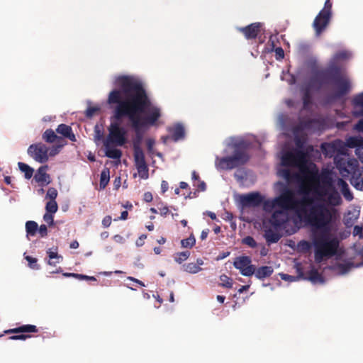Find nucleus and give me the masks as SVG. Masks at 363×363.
I'll use <instances>...</instances> for the list:
<instances>
[{"mask_svg":"<svg viewBox=\"0 0 363 363\" xmlns=\"http://www.w3.org/2000/svg\"><path fill=\"white\" fill-rule=\"evenodd\" d=\"M38 232L41 237H45L47 235L48 230L45 225H41L38 228Z\"/></svg>","mask_w":363,"mask_h":363,"instance_id":"40","label":"nucleus"},{"mask_svg":"<svg viewBox=\"0 0 363 363\" xmlns=\"http://www.w3.org/2000/svg\"><path fill=\"white\" fill-rule=\"evenodd\" d=\"M198 187L201 190L204 191L206 189V184L203 182L198 181Z\"/></svg>","mask_w":363,"mask_h":363,"instance_id":"54","label":"nucleus"},{"mask_svg":"<svg viewBox=\"0 0 363 363\" xmlns=\"http://www.w3.org/2000/svg\"><path fill=\"white\" fill-rule=\"evenodd\" d=\"M53 214L54 213L47 212L43 216V220L49 225L53 224Z\"/></svg>","mask_w":363,"mask_h":363,"instance_id":"37","label":"nucleus"},{"mask_svg":"<svg viewBox=\"0 0 363 363\" xmlns=\"http://www.w3.org/2000/svg\"><path fill=\"white\" fill-rule=\"evenodd\" d=\"M259 28V23H252L250 26L240 29L246 38H254L257 35Z\"/></svg>","mask_w":363,"mask_h":363,"instance_id":"11","label":"nucleus"},{"mask_svg":"<svg viewBox=\"0 0 363 363\" xmlns=\"http://www.w3.org/2000/svg\"><path fill=\"white\" fill-rule=\"evenodd\" d=\"M128 279L131 280V281H133L136 283H138L139 285H140L141 286H145V284L144 283H143L141 281L137 279H135L133 277H128Z\"/></svg>","mask_w":363,"mask_h":363,"instance_id":"52","label":"nucleus"},{"mask_svg":"<svg viewBox=\"0 0 363 363\" xmlns=\"http://www.w3.org/2000/svg\"><path fill=\"white\" fill-rule=\"evenodd\" d=\"M38 228V223L35 221H28L26 223V230L27 237L33 236Z\"/></svg>","mask_w":363,"mask_h":363,"instance_id":"16","label":"nucleus"},{"mask_svg":"<svg viewBox=\"0 0 363 363\" xmlns=\"http://www.w3.org/2000/svg\"><path fill=\"white\" fill-rule=\"evenodd\" d=\"M128 279L131 280V281H133L136 283H138L139 285H140L141 286H145V284L144 283H143L141 281L137 279H135L133 277H128Z\"/></svg>","mask_w":363,"mask_h":363,"instance_id":"53","label":"nucleus"},{"mask_svg":"<svg viewBox=\"0 0 363 363\" xmlns=\"http://www.w3.org/2000/svg\"><path fill=\"white\" fill-rule=\"evenodd\" d=\"M26 337H27V336L23 335H18V336L11 337V339H13V340H17V339L25 340Z\"/></svg>","mask_w":363,"mask_h":363,"instance_id":"55","label":"nucleus"},{"mask_svg":"<svg viewBox=\"0 0 363 363\" xmlns=\"http://www.w3.org/2000/svg\"><path fill=\"white\" fill-rule=\"evenodd\" d=\"M108 100L115 113L111 118L108 134L103 140L105 155L119 159L121 152L117 147L128 141V130L122 118L128 116L136 131H140L156 125L161 117V111L149 101L145 92H111Z\"/></svg>","mask_w":363,"mask_h":363,"instance_id":"2","label":"nucleus"},{"mask_svg":"<svg viewBox=\"0 0 363 363\" xmlns=\"http://www.w3.org/2000/svg\"><path fill=\"white\" fill-rule=\"evenodd\" d=\"M60 146H55V147L49 148V150H48L49 157L55 156L57 154H58L60 152Z\"/></svg>","mask_w":363,"mask_h":363,"instance_id":"39","label":"nucleus"},{"mask_svg":"<svg viewBox=\"0 0 363 363\" xmlns=\"http://www.w3.org/2000/svg\"><path fill=\"white\" fill-rule=\"evenodd\" d=\"M227 153H233V157L216 159V167L219 169H230L235 168L245 162L248 156L244 152L246 146L244 140L240 138H230L227 141Z\"/></svg>","mask_w":363,"mask_h":363,"instance_id":"3","label":"nucleus"},{"mask_svg":"<svg viewBox=\"0 0 363 363\" xmlns=\"http://www.w3.org/2000/svg\"><path fill=\"white\" fill-rule=\"evenodd\" d=\"M350 56V52H348L347 51H341L335 55L333 60L335 61H338L340 60L348 58Z\"/></svg>","mask_w":363,"mask_h":363,"instance_id":"32","label":"nucleus"},{"mask_svg":"<svg viewBox=\"0 0 363 363\" xmlns=\"http://www.w3.org/2000/svg\"><path fill=\"white\" fill-rule=\"evenodd\" d=\"M352 267L350 263H341L336 267V271L340 274H346Z\"/></svg>","mask_w":363,"mask_h":363,"instance_id":"25","label":"nucleus"},{"mask_svg":"<svg viewBox=\"0 0 363 363\" xmlns=\"http://www.w3.org/2000/svg\"><path fill=\"white\" fill-rule=\"evenodd\" d=\"M49 148L42 143L31 145L28 149V154L36 162H46L49 159Z\"/></svg>","mask_w":363,"mask_h":363,"instance_id":"7","label":"nucleus"},{"mask_svg":"<svg viewBox=\"0 0 363 363\" xmlns=\"http://www.w3.org/2000/svg\"><path fill=\"white\" fill-rule=\"evenodd\" d=\"M63 276L64 277H78V274H74V273H64L63 274Z\"/></svg>","mask_w":363,"mask_h":363,"instance_id":"58","label":"nucleus"},{"mask_svg":"<svg viewBox=\"0 0 363 363\" xmlns=\"http://www.w3.org/2000/svg\"><path fill=\"white\" fill-rule=\"evenodd\" d=\"M57 138V135L52 130H47L43 134V139L49 143H53Z\"/></svg>","mask_w":363,"mask_h":363,"instance_id":"27","label":"nucleus"},{"mask_svg":"<svg viewBox=\"0 0 363 363\" xmlns=\"http://www.w3.org/2000/svg\"><path fill=\"white\" fill-rule=\"evenodd\" d=\"M276 58L277 60L282 59L284 57V50L281 48H277L275 50Z\"/></svg>","mask_w":363,"mask_h":363,"instance_id":"41","label":"nucleus"},{"mask_svg":"<svg viewBox=\"0 0 363 363\" xmlns=\"http://www.w3.org/2000/svg\"><path fill=\"white\" fill-rule=\"evenodd\" d=\"M280 277L285 281H295L298 280V277H292L286 274L281 273L279 274Z\"/></svg>","mask_w":363,"mask_h":363,"instance_id":"38","label":"nucleus"},{"mask_svg":"<svg viewBox=\"0 0 363 363\" xmlns=\"http://www.w3.org/2000/svg\"><path fill=\"white\" fill-rule=\"evenodd\" d=\"M47 253L49 257V259H55L56 262H60L62 259V257L58 255L57 250H52V249H49L47 251Z\"/></svg>","mask_w":363,"mask_h":363,"instance_id":"28","label":"nucleus"},{"mask_svg":"<svg viewBox=\"0 0 363 363\" xmlns=\"http://www.w3.org/2000/svg\"><path fill=\"white\" fill-rule=\"evenodd\" d=\"M16 331L18 332H36V328L35 325H26L21 326L18 329H17Z\"/></svg>","mask_w":363,"mask_h":363,"instance_id":"31","label":"nucleus"},{"mask_svg":"<svg viewBox=\"0 0 363 363\" xmlns=\"http://www.w3.org/2000/svg\"><path fill=\"white\" fill-rule=\"evenodd\" d=\"M217 300L220 302V303H223L224 301H225V297L223 296H217Z\"/></svg>","mask_w":363,"mask_h":363,"instance_id":"63","label":"nucleus"},{"mask_svg":"<svg viewBox=\"0 0 363 363\" xmlns=\"http://www.w3.org/2000/svg\"><path fill=\"white\" fill-rule=\"evenodd\" d=\"M298 246L300 247H301L302 249L308 250L311 247V244L307 241H301V242H300Z\"/></svg>","mask_w":363,"mask_h":363,"instance_id":"45","label":"nucleus"},{"mask_svg":"<svg viewBox=\"0 0 363 363\" xmlns=\"http://www.w3.org/2000/svg\"><path fill=\"white\" fill-rule=\"evenodd\" d=\"M190 256V252L189 251L178 252L174 255V260L177 263H182L183 262L186 261L189 257Z\"/></svg>","mask_w":363,"mask_h":363,"instance_id":"23","label":"nucleus"},{"mask_svg":"<svg viewBox=\"0 0 363 363\" xmlns=\"http://www.w3.org/2000/svg\"><path fill=\"white\" fill-rule=\"evenodd\" d=\"M234 267L240 271L242 275L250 277L254 274L255 267L251 264V259L247 256H240L234 260Z\"/></svg>","mask_w":363,"mask_h":363,"instance_id":"8","label":"nucleus"},{"mask_svg":"<svg viewBox=\"0 0 363 363\" xmlns=\"http://www.w3.org/2000/svg\"><path fill=\"white\" fill-rule=\"evenodd\" d=\"M111 223V216H106L102 220V224L104 227H108Z\"/></svg>","mask_w":363,"mask_h":363,"instance_id":"42","label":"nucleus"},{"mask_svg":"<svg viewBox=\"0 0 363 363\" xmlns=\"http://www.w3.org/2000/svg\"><path fill=\"white\" fill-rule=\"evenodd\" d=\"M145 239H146V235H141L136 240V242H135L136 245L138 246V247L143 245L144 241H145Z\"/></svg>","mask_w":363,"mask_h":363,"instance_id":"43","label":"nucleus"},{"mask_svg":"<svg viewBox=\"0 0 363 363\" xmlns=\"http://www.w3.org/2000/svg\"><path fill=\"white\" fill-rule=\"evenodd\" d=\"M337 167L340 173L344 177L352 174L350 179L351 184L358 190H363V169H357V161L356 160L349 159L344 155V157L339 159L335 158Z\"/></svg>","mask_w":363,"mask_h":363,"instance_id":"4","label":"nucleus"},{"mask_svg":"<svg viewBox=\"0 0 363 363\" xmlns=\"http://www.w3.org/2000/svg\"><path fill=\"white\" fill-rule=\"evenodd\" d=\"M184 270L189 274H197L202 270V268L199 267L194 262H190L183 266Z\"/></svg>","mask_w":363,"mask_h":363,"instance_id":"19","label":"nucleus"},{"mask_svg":"<svg viewBox=\"0 0 363 363\" xmlns=\"http://www.w3.org/2000/svg\"><path fill=\"white\" fill-rule=\"evenodd\" d=\"M110 179V171L108 168H105L101 173L100 187L104 189L108 184Z\"/></svg>","mask_w":363,"mask_h":363,"instance_id":"17","label":"nucleus"},{"mask_svg":"<svg viewBox=\"0 0 363 363\" xmlns=\"http://www.w3.org/2000/svg\"><path fill=\"white\" fill-rule=\"evenodd\" d=\"M121 179L120 177H118L115 179L114 182H113V186H114V189H118L119 187L121 186Z\"/></svg>","mask_w":363,"mask_h":363,"instance_id":"44","label":"nucleus"},{"mask_svg":"<svg viewBox=\"0 0 363 363\" xmlns=\"http://www.w3.org/2000/svg\"><path fill=\"white\" fill-rule=\"evenodd\" d=\"M18 165L20 170L24 173L25 177L27 179H29L32 177L34 172L33 168L23 162H18Z\"/></svg>","mask_w":363,"mask_h":363,"instance_id":"18","label":"nucleus"},{"mask_svg":"<svg viewBox=\"0 0 363 363\" xmlns=\"http://www.w3.org/2000/svg\"><path fill=\"white\" fill-rule=\"evenodd\" d=\"M345 145L349 147H356V155L363 162V139L359 137H350L346 140Z\"/></svg>","mask_w":363,"mask_h":363,"instance_id":"9","label":"nucleus"},{"mask_svg":"<svg viewBox=\"0 0 363 363\" xmlns=\"http://www.w3.org/2000/svg\"><path fill=\"white\" fill-rule=\"evenodd\" d=\"M362 228L359 226H355L354 228V235H360L362 233Z\"/></svg>","mask_w":363,"mask_h":363,"instance_id":"50","label":"nucleus"},{"mask_svg":"<svg viewBox=\"0 0 363 363\" xmlns=\"http://www.w3.org/2000/svg\"><path fill=\"white\" fill-rule=\"evenodd\" d=\"M354 113L356 115H363V93L355 99Z\"/></svg>","mask_w":363,"mask_h":363,"instance_id":"20","label":"nucleus"},{"mask_svg":"<svg viewBox=\"0 0 363 363\" xmlns=\"http://www.w3.org/2000/svg\"><path fill=\"white\" fill-rule=\"evenodd\" d=\"M115 83L125 91H144L145 89L143 82L135 76H118L116 78Z\"/></svg>","mask_w":363,"mask_h":363,"instance_id":"5","label":"nucleus"},{"mask_svg":"<svg viewBox=\"0 0 363 363\" xmlns=\"http://www.w3.org/2000/svg\"><path fill=\"white\" fill-rule=\"evenodd\" d=\"M195 264H198L199 267H201V266L203 265L204 262H203V260L202 259L199 258V259H196V262H195Z\"/></svg>","mask_w":363,"mask_h":363,"instance_id":"61","label":"nucleus"},{"mask_svg":"<svg viewBox=\"0 0 363 363\" xmlns=\"http://www.w3.org/2000/svg\"><path fill=\"white\" fill-rule=\"evenodd\" d=\"M354 128L358 131L363 132V119L359 121Z\"/></svg>","mask_w":363,"mask_h":363,"instance_id":"48","label":"nucleus"},{"mask_svg":"<svg viewBox=\"0 0 363 363\" xmlns=\"http://www.w3.org/2000/svg\"><path fill=\"white\" fill-rule=\"evenodd\" d=\"M250 287V285H245V286H242L239 290H238V292L240 294H242V292L247 291Z\"/></svg>","mask_w":363,"mask_h":363,"instance_id":"57","label":"nucleus"},{"mask_svg":"<svg viewBox=\"0 0 363 363\" xmlns=\"http://www.w3.org/2000/svg\"><path fill=\"white\" fill-rule=\"evenodd\" d=\"M220 284L223 286L227 288H231L233 286L232 279L226 275H221L220 277Z\"/></svg>","mask_w":363,"mask_h":363,"instance_id":"29","label":"nucleus"},{"mask_svg":"<svg viewBox=\"0 0 363 363\" xmlns=\"http://www.w3.org/2000/svg\"><path fill=\"white\" fill-rule=\"evenodd\" d=\"M143 199L146 202H150L153 197L150 192H146L144 194Z\"/></svg>","mask_w":363,"mask_h":363,"instance_id":"46","label":"nucleus"},{"mask_svg":"<svg viewBox=\"0 0 363 363\" xmlns=\"http://www.w3.org/2000/svg\"><path fill=\"white\" fill-rule=\"evenodd\" d=\"M46 211L51 213H55L57 211V204L55 201L50 200L47 203Z\"/></svg>","mask_w":363,"mask_h":363,"instance_id":"30","label":"nucleus"},{"mask_svg":"<svg viewBox=\"0 0 363 363\" xmlns=\"http://www.w3.org/2000/svg\"><path fill=\"white\" fill-rule=\"evenodd\" d=\"M169 213V209L167 208V206H163L162 208H160V213L164 216H166L167 213Z\"/></svg>","mask_w":363,"mask_h":363,"instance_id":"47","label":"nucleus"},{"mask_svg":"<svg viewBox=\"0 0 363 363\" xmlns=\"http://www.w3.org/2000/svg\"><path fill=\"white\" fill-rule=\"evenodd\" d=\"M57 132L60 134H62L65 137L68 138L72 141H75V135L72 133V129L69 126L61 124L57 128Z\"/></svg>","mask_w":363,"mask_h":363,"instance_id":"12","label":"nucleus"},{"mask_svg":"<svg viewBox=\"0 0 363 363\" xmlns=\"http://www.w3.org/2000/svg\"><path fill=\"white\" fill-rule=\"evenodd\" d=\"M273 272V269L271 267L264 266L259 267L255 272V277L257 279H262L265 277H269Z\"/></svg>","mask_w":363,"mask_h":363,"instance_id":"14","label":"nucleus"},{"mask_svg":"<svg viewBox=\"0 0 363 363\" xmlns=\"http://www.w3.org/2000/svg\"><path fill=\"white\" fill-rule=\"evenodd\" d=\"M104 132L103 127L100 125H96L94 127V141L96 143L103 140Z\"/></svg>","mask_w":363,"mask_h":363,"instance_id":"22","label":"nucleus"},{"mask_svg":"<svg viewBox=\"0 0 363 363\" xmlns=\"http://www.w3.org/2000/svg\"><path fill=\"white\" fill-rule=\"evenodd\" d=\"M208 216L213 220H215L216 218V216L214 213L208 211L207 212Z\"/></svg>","mask_w":363,"mask_h":363,"instance_id":"62","label":"nucleus"},{"mask_svg":"<svg viewBox=\"0 0 363 363\" xmlns=\"http://www.w3.org/2000/svg\"><path fill=\"white\" fill-rule=\"evenodd\" d=\"M57 196V190L55 188H50L48 190L46 198L50 199V200L55 201Z\"/></svg>","mask_w":363,"mask_h":363,"instance_id":"34","label":"nucleus"},{"mask_svg":"<svg viewBox=\"0 0 363 363\" xmlns=\"http://www.w3.org/2000/svg\"><path fill=\"white\" fill-rule=\"evenodd\" d=\"M242 242L251 247H255L257 245L255 240L252 237L250 236L245 238L242 240Z\"/></svg>","mask_w":363,"mask_h":363,"instance_id":"35","label":"nucleus"},{"mask_svg":"<svg viewBox=\"0 0 363 363\" xmlns=\"http://www.w3.org/2000/svg\"><path fill=\"white\" fill-rule=\"evenodd\" d=\"M134 158L135 167L147 165L145 160L144 153L139 147H135Z\"/></svg>","mask_w":363,"mask_h":363,"instance_id":"15","label":"nucleus"},{"mask_svg":"<svg viewBox=\"0 0 363 363\" xmlns=\"http://www.w3.org/2000/svg\"><path fill=\"white\" fill-rule=\"evenodd\" d=\"M161 189H162V193H164V192L167 191V190L168 189V184H167V182H165V181H162V182Z\"/></svg>","mask_w":363,"mask_h":363,"instance_id":"49","label":"nucleus"},{"mask_svg":"<svg viewBox=\"0 0 363 363\" xmlns=\"http://www.w3.org/2000/svg\"><path fill=\"white\" fill-rule=\"evenodd\" d=\"M196 243L195 238L193 235H191L188 238L184 239L181 241L182 247L191 248Z\"/></svg>","mask_w":363,"mask_h":363,"instance_id":"24","label":"nucleus"},{"mask_svg":"<svg viewBox=\"0 0 363 363\" xmlns=\"http://www.w3.org/2000/svg\"><path fill=\"white\" fill-rule=\"evenodd\" d=\"M331 3L330 0H326L323 9L316 16L313 22V27L317 35L327 26L330 17Z\"/></svg>","mask_w":363,"mask_h":363,"instance_id":"6","label":"nucleus"},{"mask_svg":"<svg viewBox=\"0 0 363 363\" xmlns=\"http://www.w3.org/2000/svg\"><path fill=\"white\" fill-rule=\"evenodd\" d=\"M208 230H203L201 234V238L205 240L208 236Z\"/></svg>","mask_w":363,"mask_h":363,"instance_id":"56","label":"nucleus"},{"mask_svg":"<svg viewBox=\"0 0 363 363\" xmlns=\"http://www.w3.org/2000/svg\"><path fill=\"white\" fill-rule=\"evenodd\" d=\"M278 174L289 184L297 183L300 201H296L294 192L288 188L279 196L267 200L259 193L240 196L243 206L262 203L264 211L271 213L269 218L262 220V228L267 241L277 242L282 230L291 233L296 228L308 225L312 230L315 260L320 262L325 257L335 255L338 240L334 233L340 218L336 206L342 203L335 185L340 188L345 199L351 201L353 196L348 184L341 179L336 181L333 173L328 169L318 174L316 166L301 150L282 154Z\"/></svg>","mask_w":363,"mask_h":363,"instance_id":"1","label":"nucleus"},{"mask_svg":"<svg viewBox=\"0 0 363 363\" xmlns=\"http://www.w3.org/2000/svg\"><path fill=\"white\" fill-rule=\"evenodd\" d=\"M138 173L135 174L134 176L136 177L137 175L142 179H147L149 177L148 174V168L147 166H140V167H136Z\"/></svg>","mask_w":363,"mask_h":363,"instance_id":"21","label":"nucleus"},{"mask_svg":"<svg viewBox=\"0 0 363 363\" xmlns=\"http://www.w3.org/2000/svg\"><path fill=\"white\" fill-rule=\"evenodd\" d=\"M48 166L40 167L34 176V179L41 186H45L51 182L50 177L47 174Z\"/></svg>","mask_w":363,"mask_h":363,"instance_id":"10","label":"nucleus"},{"mask_svg":"<svg viewBox=\"0 0 363 363\" xmlns=\"http://www.w3.org/2000/svg\"><path fill=\"white\" fill-rule=\"evenodd\" d=\"M25 259L28 262L30 268L38 269V265L36 264L37 259L35 258L31 257L30 256H26Z\"/></svg>","mask_w":363,"mask_h":363,"instance_id":"36","label":"nucleus"},{"mask_svg":"<svg viewBox=\"0 0 363 363\" xmlns=\"http://www.w3.org/2000/svg\"><path fill=\"white\" fill-rule=\"evenodd\" d=\"M147 143L148 148L150 150H151L152 147H153L154 144H155V141L152 140H148Z\"/></svg>","mask_w":363,"mask_h":363,"instance_id":"59","label":"nucleus"},{"mask_svg":"<svg viewBox=\"0 0 363 363\" xmlns=\"http://www.w3.org/2000/svg\"><path fill=\"white\" fill-rule=\"evenodd\" d=\"M339 84L340 86L339 91H347L348 89L353 88L352 83L347 78L342 79Z\"/></svg>","mask_w":363,"mask_h":363,"instance_id":"26","label":"nucleus"},{"mask_svg":"<svg viewBox=\"0 0 363 363\" xmlns=\"http://www.w3.org/2000/svg\"><path fill=\"white\" fill-rule=\"evenodd\" d=\"M79 242L77 241V240H74V241H72L71 243H70V248L72 249H77L79 247Z\"/></svg>","mask_w":363,"mask_h":363,"instance_id":"51","label":"nucleus"},{"mask_svg":"<svg viewBox=\"0 0 363 363\" xmlns=\"http://www.w3.org/2000/svg\"><path fill=\"white\" fill-rule=\"evenodd\" d=\"M309 280L313 284L323 282L322 277L317 272L312 273L309 277Z\"/></svg>","mask_w":363,"mask_h":363,"instance_id":"33","label":"nucleus"},{"mask_svg":"<svg viewBox=\"0 0 363 363\" xmlns=\"http://www.w3.org/2000/svg\"><path fill=\"white\" fill-rule=\"evenodd\" d=\"M170 133L174 140L183 138L184 135V129L180 124L174 125L170 129Z\"/></svg>","mask_w":363,"mask_h":363,"instance_id":"13","label":"nucleus"},{"mask_svg":"<svg viewBox=\"0 0 363 363\" xmlns=\"http://www.w3.org/2000/svg\"><path fill=\"white\" fill-rule=\"evenodd\" d=\"M128 217V212L127 211H123L121 213V217H120V219L121 220H125Z\"/></svg>","mask_w":363,"mask_h":363,"instance_id":"60","label":"nucleus"},{"mask_svg":"<svg viewBox=\"0 0 363 363\" xmlns=\"http://www.w3.org/2000/svg\"><path fill=\"white\" fill-rule=\"evenodd\" d=\"M94 112V109L89 108V109L86 111V114H87V116H92V115H93Z\"/></svg>","mask_w":363,"mask_h":363,"instance_id":"64","label":"nucleus"}]
</instances>
